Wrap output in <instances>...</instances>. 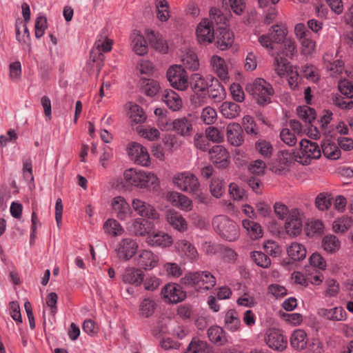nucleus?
<instances>
[{
	"label": "nucleus",
	"mask_w": 353,
	"mask_h": 353,
	"mask_svg": "<svg viewBox=\"0 0 353 353\" xmlns=\"http://www.w3.org/2000/svg\"><path fill=\"white\" fill-rule=\"evenodd\" d=\"M213 68L220 79V81L212 75H208L203 79L199 74H194L192 79L194 81V85L192 88H216L220 87L224 88L229 81L228 77V70L225 64V61L218 56H214L212 58Z\"/></svg>",
	"instance_id": "1"
},
{
	"label": "nucleus",
	"mask_w": 353,
	"mask_h": 353,
	"mask_svg": "<svg viewBox=\"0 0 353 353\" xmlns=\"http://www.w3.org/2000/svg\"><path fill=\"white\" fill-rule=\"evenodd\" d=\"M180 283L199 292H205L215 286L216 279L209 271L190 272L180 279Z\"/></svg>",
	"instance_id": "2"
},
{
	"label": "nucleus",
	"mask_w": 353,
	"mask_h": 353,
	"mask_svg": "<svg viewBox=\"0 0 353 353\" xmlns=\"http://www.w3.org/2000/svg\"><path fill=\"white\" fill-rule=\"evenodd\" d=\"M212 226L216 232L226 241H235L239 237L238 225L227 216H216L212 220Z\"/></svg>",
	"instance_id": "3"
},
{
	"label": "nucleus",
	"mask_w": 353,
	"mask_h": 353,
	"mask_svg": "<svg viewBox=\"0 0 353 353\" xmlns=\"http://www.w3.org/2000/svg\"><path fill=\"white\" fill-rule=\"evenodd\" d=\"M321 150L319 145L307 139H302L299 143V150L296 151L297 162L302 165H309L312 160L321 157Z\"/></svg>",
	"instance_id": "4"
},
{
	"label": "nucleus",
	"mask_w": 353,
	"mask_h": 353,
	"mask_svg": "<svg viewBox=\"0 0 353 353\" xmlns=\"http://www.w3.org/2000/svg\"><path fill=\"white\" fill-rule=\"evenodd\" d=\"M172 181L179 190L187 193H196L200 187L197 177L188 171L176 173Z\"/></svg>",
	"instance_id": "5"
},
{
	"label": "nucleus",
	"mask_w": 353,
	"mask_h": 353,
	"mask_svg": "<svg viewBox=\"0 0 353 353\" xmlns=\"http://www.w3.org/2000/svg\"><path fill=\"white\" fill-rule=\"evenodd\" d=\"M112 41L105 35L101 34L95 41L93 48L90 54V61L96 64L98 71L103 65V53L108 52L112 50Z\"/></svg>",
	"instance_id": "6"
},
{
	"label": "nucleus",
	"mask_w": 353,
	"mask_h": 353,
	"mask_svg": "<svg viewBox=\"0 0 353 353\" xmlns=\"http://www.w3.org/2000/svg\"><path fill=\"white\" fill-rule=\"evenodd\" d=\"M110 206L112 215L121 221L130 218L133 214L130 204L122 196L113 197L110 202Z\"/></svg>",
	"instance_id": "7"
},
{
	"label": "nucleus",
	"mask_w": 353,
	"mask_h": 353,
	"mask_svg": "<svg viewBox=\"0 0 353 353\" xmlns=\"http://www.w3.org/2000/svg\"><path fill=\"white\" fill-rule=\"evenodd\" d=\"M168 81L174 88H187L188 74L181 65L170 66L166 73Z\"/></svg>",
	"instance_id": "8"
},
{
	"label": "nucleus",
	"mask_w": 353,
	"mask_h": 353,
	"mask_svg": "<svg viewBox=\"0 0 353 353\" xmlns=\"http://www.w3.org/2000/svg\"><path fill=\"white\" fill-rule=\"evenodd\" d=\"M264 340L268 347L274 350L283 351L287 347V339L278 329H268L265 332Z\"/></svg>",
	"instance_id": "9"
},
{
	"label": "nucleus",
	"mask_w": 353,
	"mask_h": 353,
	"mask_svg": "<svg viewBox=\"0 0 353 353\" xmlns=\"http://www.w3.org/2000/svg\"><path fill=\"white\" fill-rule=\"evenodd\" d=\"M128 154L135 163L143 166L150 165V155L147 149L141 144L136 142L130 143L128 147Z\"/></svg>",
	"instance_id": "10"
},
{
	"label": "nucleus",
	"mask_w": 353,
	"mask_h": 353,
	"mask_svg": "<svg viewBox=\"0 0 353 353\" xmlns=\"http://www.w3.org/2000/svg\"><path fill=\"white\" fill-rule=\"evenodd\" d=\"M175 249L177 254L190 263L196 262L199 259V253L195 246L186 239L176 241Z\"/></svg>",
	"instance_id": "11"
},
{
	"label": "nucleus",
	"mask_w": 353,
	"mask_h": 353,
	"mask_svg": "<svg viewBox=\"0 0 353 353\" xmlns=\"http://www.w3.org/2000/svg\"><path fill=\"white\" fill-rule=\"evenodd\" d=\"M161 295L165 300L171 303H177L183 301L186 297V293L183 290L181 285L168 283L161 290Z\"/></svg>",
	"instance_id": "12"
},
{
	"label": "nucleus",
	"mask_w": 353,
	"mask_h": 353,
	"mask_svg": "<svg viewBox=\"0 0 353 353\" xmlns=\"http://www.w3.org/2000/svg\"><path fill=\"white\" fill-rule=\"evenodd\" d=\"M138 248L137 243L131 238H124L120 241L116 248L117 256L124 261L133 257Z\"/></svg>",
	"instance_id": "13"
},
{
	"label": "nucleus",
	"mask_w": 353,
	"mask_h": 353,
	"mask_svg": "<svg viewBox=\"0 0 353 353\" xmlns=\"http://www.w3.org/2000/svg\"><path fill=\"white\" fill-rule=\"evenodd\" d=\"M132 208L141 217L152 220L159 218L157 210L152 205L140 199L134 198L132 200Z\"/></svg>",
	"instance_id": "14"
},
{
	"label": "nucleus",
	"mask_w": 353,
	"mask_h": 353,
	"mask_svg": "<svg viewBox=\"0 0 353 353\" xmlns=\"http://www.w3.org/2000/svg\"><path fill=\"white\" fill-rule=\"evenodd\" d=\"M302 226L299 210L297 208L292 209L285 223L286 232L290 236H298L302 231Z\"/></svg>",
	"instance_id": "15"
},
{
	"label": "nucleus",
	"mask_w": 353,
	"mask_h": 353,
	"mask_svg": "<svg viewBox=\"0 0 353 353\" xmlns=\"http://www.w3.org/2000/svg\"><path fill=\"white\" fill-rule=\"evenodd\" d=\"M196 37L201 44H208L214 39V30L212 22L208 19L201 21L197 26Z\"/></svg>",
	"instance_id": "16"
},
{
	"label": "nucleus",
	"mask_w": 353,
	"mask_h": 353,
	"mask_svg": "<svg viewBox=\"0 0 353 353\" xmlns=\"http://www.w3.org/2000/svg\"><path fill=\"white\" fill-rule=\"evenodd\" d=\"M296 50L295 43L290 39L284 41L282 49L276 53L272 52V56L274 57L275 63L278 67L280 65L285 66L288 63V58H291Z\"/></svg>",
	"instance_id": "17"
},
{
	"label": "nucleus",
	"mask_w": 353,
	"mask_h": 353,
	"mask_svg": "<svg viewBox=\"0 0 353 353\" xmlns=\"http://www.w3.org/2000/svg\"><path fill=\"white\" fill-rule=\"evenodd\" d=\"M212 162L219 168H225L229 164V153L220 145L213 146L209 151Z\"/></svg>",
	"instance_id": "18"
},
{
	"label": "nucleus",
	"mask_w": 353,
	"mask_h": 353,
	"mask_svg": "<svg viewBox=\"0 0 353 353\" xmlns=\"http://www.w3.org/2000/svg\"><path fill=\"white\" fill-rule=\"evenodd\" d=\"M165 219L168 223L174 230L184 232L188 230V222L181 213L174 210L166 212Z\"/></svg>",
	"instance_id": "19"
},
{
	"label": "nucleus",
	"mask_w": 353,
	"mask_h": 353,
	"mask_svg": "<svg viewBox=\"0 0 353 353\" xmlns=\"http://www.w3.org/2000/svg\"><path fill=\"white\" fill-rule=\"evenodd\" d=\"M167 199L174 206L181 210L189 212L192 209V201L188 196L181 193L177 192H170L167 194Z\"/></svg>",
	"instance_id": "20"
},
{
	"label": "nucleus",
	"mask_w": 353,
	"mask_h": 353,
	"mask_svg": "<svg viewBox=\"0 0 353 353\" xmlns=\"http://www.w3.org/2000/svg\"><path fill=\"white\" fill-rule=\"evenodd\" d=\"M214 39L217 48L221 50H225L233 43L234 36L226 28H219L214 32Z\"/></svg>",
	"instance_id": "21"
},
{
	"label": "nucleus",
	"mask_w": 353,
	"mask_h": 353,
	"mask_svg": "<svg viewBox=\"0 0 353 353\" xmlns=\"http://www.w3.org/2000/svg\"><path fill=\"white\" fill-rule=\"evenodd\" d=\"M137 264L145 270H152L159 262V257L150 250H141L136 258Z\"/></svg>",
	"instance_id": "22"
},
{
	"label": "nucleus",
	"mask_w": 353,
	"mask_h": 353,
	"mask_svg": "<svg viewBox=\"0 0 353 353\" xmlns=\"http://www.w3.org/2000/svg\"><path fill=\"white\" fill-rule=\"evenodd\" d=\"M172 242V237L161 231L149 233L146 237V243L152 246L168 247Z\"/></svg>",
	"instance_id": "23"
},
{
	"label": "nucleus",
	"mask_w": 353,
	"mask_h": 353,
	"mask_svg": "<svg viewBox=\"0 0 353 353\" xmlns=\"http://www.w3.org/2000/svg\"><path fill=\"white\" fill-rule=\"evenodd\" d=\"M227 138L228 142L234 146H240L244 141L243 130L239 123H232L227 127Z\"/></svg>",
	"instance_id": "24"
},
{
	"label": "nucleus",
	"mask_w": 353,
	"mask_h": 353,
	"mask_svg": "<svg viewBox=\"0 0 353 353\" xmlns=\"http://www.w3.org/2000/svg\"><path fill=\"white\" fill-rule=\"evenodd\" d=\"M340 94H336L333 97V103L341 108L350 110L353 108V90H339Z\"/></svg>",
	"instance_id": "25"
},
{
	"label": "nucleus",
	"mask_w": 353,
	"mask_h": 353,
	"mask_svg": "<svg viewBox=\"0 0 353 353\" xmlns=\"http://www.w3.org/2000/svg\"><path fill=\"white\" fill-rule=\"evenodd\" d=\"M144 274L142 271L135 268H128L122 275V281L124 283L140 285L143 281Z\"/></svg>",
	"instance_id": "26"
},
{
	"label": "nucleus",
	"mask_w": 353,
	"mask_h": 353,
	"mask_svg": "<svg viewBox=\"0 0 353 353\" xmlns=\"http://www.w3.org/2000/svg\"><path fill=\"white\" fill-rule=\"evenodd\" d=\"M172 125L173 130L181 136H189L192 131V120L187 117L174 119Z\"/></svg>",
	"instance_id": "27"
},
{
	"label": "nucleus",
	"mask_w": 353,
	"mask_h": 353,
	"mask_svg": "<svg viewBox=\"0 0 353 353\" xmlns=\"http://www.w3.org/2000/svg\"><path fill=\"white\" fill-rule=\"evenodd\" d=\"M132 46L134 52L143 56L148 52V45L143 36L137 30H134L131 34Z\"/></svg>",
	"instance_id": "28"
},
{
	"label": "nucleus",
	"mask_w": 353,
	"mask_h": 353,
	"mask_svg": "<svg viewBox=\"0 0 353 353\" xmlns=\"http://www.w3.org/2000/svg\"><path fill=\"white\" fill-rule=\"evenodd\" d=\"M157 307V301L154 296H145L139 304V314L142 317L152 316Z\"/></svg>",
	"instance_id": "29"
},
{
	"label": "nucleus",
	"mask_w": 353,
	"mask_h": 353,
	"mask_svg": "<svg viewBox=\"0 0 353 353\" xmlns=\"http://www.w3.org/2000/svg\"><path fill=\"white\" fill-rule=\"evenodd\" d=\"M318 314L327 320L339 321L344 319L345 311L341 307L332 309L320 308Z\"/></svg>",
	"instance_id": "30"
},
{
	"label": "nucleus",
	"mask_w": 353,
	"mask_h": 353,
	"mask_svg": "<svg viewBox=\"0 0 353 353\" xmlns=\"http://www.w3.org/2000/svg\"><path fill=\"white\" fill-rule=\"evenodd\" d=\"M147 37L150 44L155 50L161 53H166L168 52V45L161 34L152 30H148Z\"/></svg>",
	"instance_id": "31"
},
{
	"label": "nucleus",
	"mask_w": 353,
	"mask_h": 353,
	"mask_svg": "<svg viewBox=\"0 0 353 353\" xmlns=\"http://www.w3.org/2000/svg\"><path fill=\"white\" fill-rule=\"evenodd\" d=\"M278 161L281 166L279 171L284 170L294 161L297 162L296 151L288 150H281L278 152Z\"/></svg>",
	"instance_id": "32"
},
{
	"label": "nucleus",
	"mask_w": 353,
	"mask_h": 353,
	"mask_svg": "<svg viewBox=\"0 0 353 353\" xmlns=\"http://www.w3.org/2000/svg\"><path fill=\"white\" fill-rule=\"evenodd\" d=\"M181 60L185 68L194 71L199 68V63L197 56L191 49H186L185 52H183Z\"/></svg>",
	"instance_id": "33"
},
{
	"label": "nucleus",
	"mask_w": 353,
	"mask_h": 353,
	"mask_svg": "<svg viewBox=\"0 0 353 353\" xmlns=\"http://www.w3.org/2000/svg\"><path fill=\"white\" fill-rule=\"evenodd\" d=\"M162 100L173 111L179 110L182 107V100L180 96L173 90L167 92L163 95Z\"/></svg>",
	"instance_id": "34"
},
{
	"label": "nucleus",
	"mask_w": 353,
	"mask_h": 353,
	"mask_svg": "<svg viewBox=\"0 0 353 353\" xmlns=\"http://www.w3.org/2000/svg\"><path fill=\"white\" fill-rule=\"evenodd\" d=\"M307 341V334L303 330H294L290 337V344L293 348L296 350L305 348Z\"/></svg>",
	"instance_id": "35"
},
{
	"label": "nucleus",
	"mask_w": 353,
	"mask_h": 353,
	"mask_svg": "<svg viewBox=\"0 0 353 353\" xmlns=\"http://www.w3.org/2000/svg\"><path fill=\"white\" fill-rule=\"evenodd\" d=\"M208 336L210 341L217 345H222L227 341L225 332L219 326L210 327L208 330Z\"/></svg>",
	"instance_id": "36"
},
{
	"label": "nucleus",
	"mask_w": 353,
	"mask_h": 353,
	"mask_svg": "<svg viewBox=\"0 0 353 353\" xmlns=\"http://www.w3.org/2000/svg\"><path fill=\"white\" fill-rule=\"evenodd\" d=\"M249 94L258 104L263 105L270 102L274 90H248Z\"/></svg>",
	"instance_id": "37"
},
{
	"label": "nucleus",
	"mask_w": 353,
	"mask_h": 353,
	"mask_svg": "<svg viewBox=\"0 0 353 353\" xmlns=\"http://www.w3.org/2000/svg\"><path fill=\"white\" fill-rule=\"evenodd\" d=\"M288 256L294 261H301L306 256L307 251L305 246L294 242L287 249Z\"/></svg>",
	"instance_id": "38"
},
{
	"label": "nucleus",
	"mask_w": 353,
	"mask_h": 353,
	"mask_svg": "<svg viewBox=\"0 0 353 353\" xmlns=\"http://www.w3.org/2000/svg\"><path fill=\"white\" fill-rule=\"evenodd\" d=\"M225 326L231 332H236L239 330L241 321L235 310H229L225 316Z\"/></svg>",
	"instance_id": "39"
},
{
	"label": "nucleus",
	"mask_w": 353,
	"mask_h": 353,
	"mask_svg": "<svg viewBox=\"0 0 353 353\" xmlns=\"http://www.w3.org/2000/svg\"><path fill=\"white\" fill-rule=\"evenodd\" d=\"M242 225L252 239L255 240L262 237L263 231L259 223L253 221L244 219L242 221Z\"/></svg>",
	"instance_id": "40"
},
{
	"label": "nucleus",
	"mask_w": 353,
	"mask_h": 353,
	"mask_svg": "<svg viewBox=\"0 0 353 353\" xmlns=\"http://www.w3.org/2000/svg\"><path fill=\"white\" fill-rule=\"evenodd\" d=\"M240 106L232 102H224L221 106V112L227 119H234L239 115Z\"/></svg>",
	"instance_id": "41"
},
{
	"label": "nucleus",
	"mask_w": 353,
	"mask_h": 353,
	"mask_svg": "<svg viewBox=\"0 0 353 353\" xmlns=\"http://www.w3.org/2000/svg\"><path fill=\"white\" fill-rule=\"evenodd\" d=\"M159 185L157 176L151 172H142L140 178L139 188H156Z\"/></svg>",
	"instance_id": "42"
},
{
	"label": "nucleus",
	"mask_w": 353,
	"mask_h": 353,
	"mask_svg": "<svg viewBox=\"0 0 353 353\" xmlns=\"http://www.w3.org/2000/svg\"><path fill=\"white\" fill-rule=\"evenodd\" d=\"M322 246L327 252L333 253L339 250L341 242L334 235H326L323 239Z\"/></svg>",
	"instance_id": "43"
},
{
	"label": "nucleus",
	"mask_w": 353,
	"mask_h": 353,
	"mask_svg": "<svg viewBox=\"0 0 353 353\" xmlns=\"http://www.w3.org/2000/svg\"><path fill=\"white\" fill-rule=\"evenodd\" d=\"M137 132L140 136L151 141L157 140L160 137L159 131L150 125H140L137 128Z\"/></svg>",
	"instance_id": "44"
},
{
	"label": "nucleus",
	"mask_w": 353,
	"mask_h": 353,
	"mask_svg": "<svg viewBox=\"0 0 353 353\" xmlns=\"http://www.w3.org/2000/svg\"><path fill=\"white\" fill-rule=\"evenodd\" d=\"M329 54H325L323 56L324 68L327 72H330V76H333L337 73L341 72L343 69V63L341 60H336L331 62L329 60Z\"/></svg>",
	"instance_id": "45"
},
{
	"label": "nucleus",
	"mask_w": 353,
	"mask_h": 353,
	"mask_svg": "<svg viewBox=\"0 0 353 353\" xmlns=\"http://www.w3.org/2000/svg\"><path fill=\"white\" fill-rule=\"evenodd\" d=\"M321 151L325 157L332 159H337L341 156V150L334 143L323 141L321 145Z\"/></svg>",
	"instance_id": "46"
},
{
	"label": "nucleus",
	"mask_w": 353,
	"mask_h": 353,
	"mask_svg": "<svg viewBox=\"0 0 353 353\" xmlns=\"http://www.w3.org/2000/svg\"><path fill=\"white\" fill-rule=\"evenodd\" d=\"M105 232L112 236L121 235L124 232V229L121 225L114 219H108L103 224Z\"/></svg>",
	"instance_id": "47"
},
{
	"label": "nucleus",
	"mask_w": 353,
	"mask_h": 353,
	"mask_svg": "<svg viewBox=\"0 0 353 353\" xmlns=\"http://www.w3.org/2000/svg\"><path fill=\"white\" fill-rule=\"evenodd\" d=\"M352 223L353 221L350 217L343 216L333 222L332 228L335 232L343 233L352 227Z\"/></svg>",
	"instance_id": "48"
},
{
	"label": "nucleus",
	"mask_w": 353,
	"mask_h": 353,
	"mask_svg": "<svg viewBox=\"0 0 353 353\" xmlns=\"http://www.w3.org/2000/svg\"><path fill=\"white\" fill-rule=\"evenodd\" d=\"M141 173L142 171H137L133 168L125 170L123 173L125 183L128 185H130L139 188Z\"/></svg>",
	"instance_id": "49"
},
{
	"label": "nucleus",
	"mask_w": 353,
	"mask_h": 353,
	"mask_svg": "<svg viewBox=\"0 0 353 353\" xmlns=\"http://www.w3.org/2000/svg\"><path fill=\"white\" fill-rule=\"evenodd\" d=\"M210 190L215 198H220L225 191L223 180L219 176H214L210 185Z\"/></svg>",
	"instance_id": "50"
},
{
	"label": "nucleus",
	"mask_w": 353,
	"mask_h": 353,
	"mask_svg": "<svg viewBox=\"0 0 353 353\" xmlns=\"http://www.w3.org/2000/svg\"><path fill=\"white\" fill-rule=\"evenodd\" d=\"M130 118L132 123L138 124L144 123L147 117L141 107L134 104L130 108Z\"/></svg>",
	"instance_id": "51"
},
{
	"label": "nucleus",
	"mask_w": 353,
	"mask_h": 353,
	"mask_svg": "<svg viewBox=\"0 0 353 353\" xmlns=\"http://www.w3.org/2000/svg\"><path fill=\"white\" fill-rule=\"evenodd\" d=\"M296 112L299 117L305 123H311L315 119V110L309 106H299Z\"/></svg>",
	"instance_id": "52"
},
{
	"label": "nucleus",
	"mask_w": 353,
	"mask_h": 353,
	"mask_svg": "<svg viewBox=\"0 0 353 353\" xmlns=\"http://www.w3.org/2000/svg\"><path fill=\"white\" fill-rule=\"evenodd\" d=\"M255 148L264 158H270L273 152V146L271 143L264 139L256 141Z\"/></svg>",
	"instance_id": "53"
},
{
	"label": "nucleus",
	"mask_w": 353,
	"mask_h": 353,
	"mask_svg": "<svg viewBox=\"0 0 353 353\" xmlns=\"http://www.w3.org/2000/svg\"><path fill=\"white\" fill-rule=\"evenodd\" d=\"M207 343L196 338L192 339L185 353H207Z\"/></svg>",
	"instance_id": "54"
},
{
	"label": "nucleus",
	"mask_w": 353,
	"mask_h": 353,
	"mask_svg": "<svg viewBox=\"0 0 353 353\" xmlns=\"http://www.w3.org/2000/svg\"><path fill=\"white\" fill-rule=\"evenodd\" d=\"M250 256L258 266L263 268H268L271 265V260L268 256L262 252L253 251Z\"/></svg>",
	"instance_id": "55"
},
{
	"label": "nucleus",
	"mask_w": 353,
	"mask_h": 353,
	"mask_svg": "<svg viewBox=\"0 0 353 353\" xmlns=\"http://www.w3.org/2000/svg\"><path fill=\"white\" fill-rule=\"evenodd\" d=\"M156 7L157 18L161 21H168L170 17L168 1L166 0H157Z\"/></svg>",
	"instance_id": "56"
},
{
	"label": "nucleus",
	"mask_w": 353,
	"mask_h": 353,
	"mask_svg": "<svg viewBox=\"0 0 353 353\" xmlns=\"http://www.w3.org/2000/svg\"><path fill=\"white\" fill-rule=\"evenodd\" d=\"M217 117L216 111L210 106L204 108L201 114V119L207 125L213 124Z\"/></svg>",
	"instance_id": "57"
},
{
	"label": "nucleus",
	"mask_w": 353,
	"mask_h": 353,
	"mask_svg": "<svg viewBox=\"0 0 353 353\" xmlns=\"http://www.w3.org/2000/svg\"><path fill=\"white\" fill-rule=\"evenodd\" d=\"M303 76L313 83H316L319 79L318 69L314 65H305L302 67Z\"/></svg>",
	"instance_id": "58"
},
{
	"label": "nucleus",
	"mask_w": 353,
	"mask_h": 353,
	"mask_svg": "<svg viewBox=\"0 0 353 353\" xmlns=\"http://www.w3.org/2000/svg\"><path fill=\"white\" fill-rule=\"evenodd\" d=\"M315 205L320 210H326L331 205L330 195L327 193H320L316 198Z\"/></svg>",
	"instance_id": "59"
},
{
	"label": "nucleus",
	"mask_w": 353,
	"mask_h": 353,
	"mask_svg": "<svg viewBox=\"0 0 353 353\" xmlns=\"http://www.w3.org/2000/svg\"><path fill=\"white\" fill-rule=\"evenodd\" d=\"M280 138L284 143L289 146H294L297 142L295 134L288 128H284L281 131Z\"/></svg>",
	"instance_id": "60"
},
{
	"label": "nucleus",
	"mask_w": 353,
	"mask_h": 353,
	"mask_svg": "<svg viewBox=\"0 0 353 353\" xmlns=\"http://www.w3.org/2000/svg\"><path fill=\"white\" fill-rule=\"evenodd\" d=\"M132 230L136 236H142L149 234L144 223V220L141 218H137L133 221Z\"/></svg>",
	"instance_id": "61"
},
{
	"label": "nucleus",
	"mask_w": 353,
	"mask_h": 353,
	"mask_svg": "<svg viewBox=\"0 0 353 353\" xmlns=\"http://www.w3.org/2000/svg\"><path fill=\"white\" fill-rule=\"evenodd\" d=\"M242 124L243 128L247 134L256 136L258 134L257 129L256 128V124L254 123V119L246 115L243 118Z\"/></svg>",
	"instance_id": "62"
},
{
	"label": "nucleus",
	"mask_w": 353,
	"mask_h": 353,
	"mask_svg": "<svg viewBox=\"0 0 353 353\" xmlns=\"http://www.w3.org/2000/svg\"><path fill=\"white\" fill-rule=\"evenodd\" d=\"M164 270L167 274L174 278H179L183 274V270L176 263H167L164 265Z\"/></svg>",
	"instance_id": "63"
},
{
	"label": "nucleus",
	"mask_w": 353,
	"mask_h": 353,
	"mask_svg": "<svg viewBox=\"0 0 353 353\" xmlns=\"http://www.w3.org/2000/svg\"><path fill=\"white\" fill-rule=\"evenodd\" d=\"M144 289L148 291H154L161 285V281L155 276H149L143 281Z\"/></svg>",
	"instance_id": "64"
}]
</instances>
